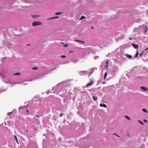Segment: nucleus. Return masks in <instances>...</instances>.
<instances>
[{
  "instance_id": "nucleus-1",
  "label": "nucleus",
  "mask_w": 148,
  "mask_h": 148,
  "mask_svg": "<svg viewBox=\"0 0 148 148\" xmlns=\"http://www.w3.org/2000/svg\"><path fill=\"white\" fill-rule=\"evenodd\" d=\"M10 74L8 72V71L6 70H4L2 72H0V76L3 78V81L5 83H9L12 84H22L23 85H26L27 83L25 82H20L15 81L14 82L10 81Z\"/></svg>"
},
{
  "instance_id": "nucleus-2",
  "label": "nucleus",
  "mask_w": 148,
  "mask_h": 148,
  "mask_svg": "<svg viewBox=\"0 0 148 148\" xmlns=\"http://www.w3.org/2000/svg\"><path fill=\"white\" fill-rule=\"evenodd\" d=\"M71 79L70 80H67L66 81L61 82L58 84L56 86L53 87L52 89V90L55 91L56 93H59L62 91L64 90H66L67 87H69L71 85Z\"/></svg>"
},
{
  "instance_id": "nucleus-3",
  "label": "nucleus",
  "mask_w": 148,
  "mask_h": 148,
  "mask_svg": "<svg viewBox=\"0 0 148 148\" xmlns=\"http://www.w3.org/2000/svg\"><path fill=\"white\" fill-rule=\"evenodd\" d=\"M111 62L109 60L107 59L106 62H102L101 66H104L105 69H107L108 66L110 63Z\"/></svg>"
},
{
  "instance_id": "nucleus-4",
  "label": "nucleus",
  "mask_w": 148,
  "mask_h": 148,
  "mask_svg": "<svg viewBox=\"0 0 148 148\" xmlns=\"http://www.w3.org/2000/svg\"><path fill=\"white\" fill-rule=\"evenodd\" d=\"M118 67L117 66H114L112 69H110V72L113 75H114L115 74V73L118 71Z\"/></svg>"
},
{
  "instance_id": "nucleus-5",
  "label": "nucleus",
  "mask_w": 148,
  "mask_h": 148,
  "mask_svg": "<svg viewBox=\"0 0 148 148\" xmlns=\"http://www.w3.org/2000/svg\"><path fill=\"white\" fill-rule=\"evenodd\" d=\"M79 73L80 75L83 76L86 75L88 73H89V72L87 71H81L79 72Z\"/></svg>"
},
{
  "instance_id": "nucleus-6",
  "label": "nucleus",
  "mask_w": 148,
  "mask_h": 148,
  "mask_svg": "<svg viewBox=\"0 0 148 148\" xmlns=\"http://www.w3.org/2000/svg\"><path fill=\"white\" fill-rule=\"evenodd\" d=\"M42 24L41 22L39 21H34L33 22L32 25L33 26L40 25Z\"/></svg>"
},
{
  "instance_id": "nucleus-7",
  "label": "nucleus",
  "mask_w": 148,
  "mask_h": 148,
  "mask_svg": "<svg viewBox=\"0 0 148 148\" xmlns=\"http://www.w3.org/2000/svg\"><path fill=\"white\" fill-rule=\"evenodd\" d=\"M140 88L144 91H148L147 88L145 87L142 86L140 87Z\"/></svg>"
},
{
  "instance_id": "nucleus-8",
  "label": "nucleus",
  "mask_w": 148,
  "mask_h": 148,
  "mask_svg": "<svg viewBox=\"0 0 148 148\" xmlns=\"http://www.w3.org/2000/svg\"><path fill=\"white\" fill-rule=\"evenodd\" d=\"M97 69V68H95V67L91 68V72L90 73H89L88 76H89L90 75H91L92 73L95 70V69Z\"/></svg>"
},
{
  "instance_id": "nucleus-9",
  "label": "nucleus",
  "mask_w": 148,
  "mask_h": 148,
  "mask_svg": "<svg viewBox=\"0 0 148 148\" xmlns=\"http://www.w3.org/2000/svg\"><path fill=\"white\" fill-rule=\"evenodd\" d=\"M93 81H91V82H89V83H88L86 85V87H87L88 86L91 85L93 84Z\"/></svg>"
},
{
  "instance_id": "nucleus-10",
  "label": "nucleus",
  "mask_w": 148,
  "mask_h": 148,
  "mask_svg": "<svg viewBox=\"0 0 148 148\" xmlns=\"http://www.w3.org/2000/svg\"><path fill=\"white\" fill-rule=\"evenodd\" d=\"M132 45L133 47L135 49H137L138 47V45L134 43H132Z\"/></svg>"
},
{
  "instance_id": "nucleus-11",
  "label": "nucleus",
  "mask_w": 148,
  "mask_h": 148,
  "mask_svg": "<svg viewBox=\"0 0 148 148\" xmlns=\"http://www.w3.org/2000/svg\"><path fill=\"white\" fill-rule=\"evenodd\" d=\"M100 107H103L104 108L107 107V105L106 104L103 103H100Z\"/></svg>"
},
{
  "instance_id": "nucleus-12",
  "label": "nucleus",
  "mask_w": 148,
  "mask_h": 148,
  "mask_svg": "<svg viewBox=\"0 0 148 148\" xmlns=\"http://www.w3.org/2000/svg\"><path fill=\"white\" fill-rule=\"evenodd\" d=\"M97 96H95L94 95L92 96V99L94 101H96L97 99Z\"/></svg>"
},
{
  "instance_id": "nucleus-13",
  "label": "nucleus",
  "mask_w": 148,
  "mask_h": 148,
  "mask_svg": "<svg viewBox=\"0 0 148 148\" xmlns=\"http://www.w3.org/2000/svg\"><path fill=\"white\" fill-rule=\"evenodd\" d=\"M59 17L58 16L53 17H52V18H48V20H50V19H55V18H58Z\"/></svg>"
},
{
  "instance_id": "nucleus-14",
  "label": "nucleus",
  "mask_w": 148,
  "mask_h": 148,
  "mask_svg": "<svg viewBox=\"0 0 148 148\" xmlns=\"http://www.w3.org/2000/svg\"><path fill=\"white\" fill-rule=\"evenodd\" d=\"M126 56L129 59H131L132 58V56L131 55H129L127 54H126Z\"/></svg>"
},
{
  "instance_id": "nucleus-15",
  "label": "nucleus",
  "mask_w": 148,
  "mask_h": 148,
  "mask_svg": "<svg viewBox=\"0 0 148 148\" xmlns=\"http://www.w3.org/2000/svg\"><path fill=\"white\" fill-rule=\"evenodd\" d=\"M124 37V36L123 35L121 36V37L119 38H117L116 39L118 40H121V39H123Z\"/></svg>"
},
{
  "instance_id": "nucleus-16",
  "label": "nucleus",
  "mask_w": 148,
  "mask_h": 148,
  "mask_svg": "<svg viewBox=\"0 0 148 148\" xmlns=\"http://www.w3.org/2000/svg\"><path fill=\"white\" fill-rule=\"evenodd\" d=\"M32 17L34 18H35L39 17V16L38 15H32Z\"/></svg>"
},
{
  "instance_id": "nucleus-17",
  "label": "nucleus",
  "mask_w": 148,
  "mask_h": 148,
  "mask_svg": "<svg viewBox=\"0 0 148 148\" xmlns=\"http://www.w3.org/2000/svg\"><path fill=\"white\" fill-rule=\"evenodd\" d=\"M21 75V73H16L13 74L14 75Z\"/></svg>"
},
{
  "instance_id": "nucleus-18",
  "label": "nucleus",
  "mask_w": 148,
  "mask_h": 148,
  "mask_svg": "<svg viewBox=\"0 0 148 148\" xmlns=\"http://www.w3.org/2000/svg\"><path fill=\"white\" fill-rule=\"evenodd\" d=\"M72 62L74 63H76L78 62H79V60H78V59H76L74 60H73L72 61Z\"/></svg>"
},
{
  "instance_id": "nucleus-19",
  "label": "nucleus",
  "mask_w": 148,
  "mask_h": 148,
  "mask_svg": "<svg viewBox=\"0 0 148 148\" xmlns=\"http://www.w3.org/2000/svg\"><path fill=\"white\" fill-rule=\"evenodd\" d=\"M26 107V106H20L19 108V109H20V110H21V109H23L24 108H25Z\"/></svg>"
},
{
  "instance_id": "nucleus-20",
  "label": "nucleus",
  "mask_w": 148,
  "mask_h": 148,
  "mask_svg": "<svg viewBox=\"0 0 148 148\" xmlns=\"http://www.w3.org/2000/svg\"><path fill=\"white\" fill-rule=\"evenodd\" d=\"M143 52L144 51H142L139 54V56H140V57H141L143 55Z\"/></svg>"
},
{
  "instance_id": "nucleus-21",
  "label": "nucleus",
  "mask_w": 148,
  "mask_h": 148,
  "mask_svg": "<svg viewBox=\"0 0 148 148\" xmlns=\"http://www.w3.org/2000/svg\"><path fill=\"white\" fill-rule=\"evenodd\" d=\"M145 27L146 29L145 31V33H146L147 32V29H148V27L147 25H146Z\"/></svg>"
},
{
  "instance_id": "nucleus-22",
  "label": "nucleus",
  "mask_w": 148,
  "mask_h": 148,
  "mask_svg": "<svg viewBox=\"0 0 148 148\" xmlns=\"http://www.w3.org/2000/svg\"><path fill=\"white\" fill-rule=\"evenodd\" d=\"M85 18V17L84 16H82L81 17L79 18V20L80 21L84 19Z\"/></svg>"
},
{
  "instance_id": "nucleus-23",
  "label": "nucleus",
  "mask_w": 148,
  "mask_h": 148,
  "mask_svg": "<svg viewBox=\"0 0 148 148\" xmlns=\"http://www.w3.org/2000/svg\"><path fill=\"white\" fill-rule=\"evenodd\" d=\"M125 117L128 120H131L130 118L127 116L125 115Z\"/></svg>"
},
{
  "instance_id": "nucleus-24",
  "label": "nucleus",
  "mask_w": 148,
  "mask_h": 148,
  "mask_svg": "<svg viewBox=\"0 0 148 148\" xmlns=\"http://www.w3.org/2000/svg\"><path fill=\"white\" fill-rule=\"evenodd\" d=\"M75 42H82L83 43L84 42V41H82L81 40H75Z\"/></svg>"
},
{
  "instance_id": "nucleus-25",
  "label": "nucleus",
  "mask_w": 148,
  "mask_h": 148,
  "mask_svg": "<svg viewBox=\"0 0 148 148\" xmlns=\"http://www.w3.org/2000/svg\"><path fill=\"white\" fill-rule=\"evenodd\" d=\"M14 137H15V139L16 140V141L17 143H18V139H17L16 136V135H15Z\"/></svg>"
},
{
  "instance_id": "nucleus-26",
  "label": "nucleus",
  "mask_w": 148,
  "mask_h": 148,
  "mask_svg": "<svg viewBox=\"0 0 148 148\" xmlns=\"http://www.w3.org/2000/svg\"><path fill=\"white\" fill-rule=\"evenodd\" d=\"M62 12H57L55 14V15H60V14H62Z\"/></svg>"
},
{
  "instance_id": "nucleus-27",
  "label": "nucleus",
  "mask_w": 148,
  "mask_h": 148,
  "mask_svg": "<svg viewBox=\"0 0 148 148\" xmlns=\"http://www.w3.org/2000/svg\"><path fill=\"white\" fill-rule=\"evenodd\" d=\"M142 110L144 112H146V113H147V110L145 109H142Z\"/></svg>"
},
{
  "instance_id": "nucleus-28",
  "label": "nucleus",
  "mask_w": 148,
  "mask_h": 148,
  "mask_svg": "<svg viewBox=\"0 0 148 148\" xmlns=\"http://www.w3.org/2000/svg\"><path fill=\"white\" fill-rule=\"evenodd\" d=\"M32 69L33 70H36L38 69V67H35L32 68Z\"/></svg>"
},
{
  "instance_id": "nucleus-29",
  "label": "nucleus",
  "mask_w": 148,
  "mask_h": 148,
  "mask_svg": "<svg viewBox=\"0 0 148 148\" xmlns=\"http://www.w3.org/2000/svg\"><path fill=\"white\" fill-rule=\"evenodd\" d=\"M107 75V73L106 72L105 73V74H104V79H105V78L106 77Z\"/></svg>"
},
{
  "instance_id": "nucleus-30",
  "label": "nucleus",
  "mask_w": 148,
  "mask_h": 148,
  "mask_svg": "<svg viewBox=\"0 0 148 148\" xmlns=\"http://www.w3.org/2000/svg\"><path fill=\"white\" fill-rule=\"evenodd\" d=\"M138 121L140 123L141 125H143L144 123H143L141 121Z\"/></svg>"
},
{
  "instance_id": "nucleus-31",
  "label": "nucleus",
  "mask_w": 148,
  "mask_h": 148,
  "mask_svg": "<svg viewBox=\"0 0 148 148\" xmlns=\"http://www.w3.org/2000/svg\"><path fill=\"white\" fill-rule=\"evenodd\" d=\"M34 98L36 99H39V96H36L34 97Z\"/></svg>"
},
{
  "instance_id": "nucleus-32",
  "label": "nucleus",
  "mask_w": 148,
  "mask_h": 148,
  "mask_svg": "<svg viewBox=\"0 0 148 148\" xmlns=\"http://www.w3.org/2000/svg\"><path fill=\"white\" fill-rule=\"evenodd\" d=\"M12 112H8L7 113V115H8V116L10 115L12 113Z\"/></svg>"
},
{
  "instance_id": "nucleus-33",
  "label": "nucleus",
  "mask_w": 148,
  "mask_h": 148,
  "mask_svg": "<svg viewBox=\"0 0 148 148\" xmlns=\"http://www.w3.org/2000/svg\"><path fill=\"white\" fill-rule=\"evenodd\" d=\"M64 115V113H61L60 114V117L62 116H63Z\"/></svg>"
},
{
  "instance_id": "nucleus-34",
  "label": "nucleus",
  "mask_w": 148,
  "mask_h": 148,
  "mask_svg": "<svg viewBox=\"0 0 148 148\" xmlns=\"http://www.w3.org/2000/svg\"><path fill=\"white\" fill-rule=\"evenodd\" d=\"M138 51H137V53H136V55L135 56V58H136L137 57V56H138Z\"/></svg>"
},
{
  "instance_id": "nucleus-35",
  "label": "nucleus",
  "mask_w": 148,
  "mask_h": 148,
  "mask_svg": "<svg viewBox=\"0 0 148 148\" xmlns=\"http://www.w3.org/2000/svg\"><path fill=\"white\" fill-rule=\"evenodd\" d=\"M145 145L144 144H143L141 146V147L142 148H144L145 147Z\"/></svg>"
},
{
  "instance_id": "nucleus-36",
  "label": "nucleus",
  "mask_w": 148,
  "mask_h": 148,
  "mask_svg": "<svg viewBox=\"0 0 148 148\" xmlns=\"http://www.w3.org/2000/svg\"><path fill=\"white\" fill-rule=\"evenodd\" d=\"M66 57V56L64 55H63L61 56V58H65Z\"/></svg>"
},
{
  "instance_id": "nucleus-37",
  "label": "nucleus",
  "mask_w": 148,
  "mask_h": 148,
  "mask_svg": "<svg viewBox=\"0 0 148 148\" xmlns=\"http://www.w3.org/2000/svg\"><path fill=\"white\" fill-rule=\"evenodd\" d=\"M113 134L114 135H116V136H117V137H120L119 135H117V134H115V133H114V134Z\"/></svg>"
},
{
  "instance_id": "nucleus-38",
  "label": "nucleus",
  "mask_w": 148,
  "mask_h": 148,
  "mask_svg": "<svg viewBox=\"0 0 148 148\" xmlns=\"http://www.w3.org/2000/svg\"><path fill=\"white\" fill-rule=\"evenodd\" d=\"M68 46V45L66 44L64 45V46L65 47H67Z\"/></svg>"
},
{
  "instance_id": "nucleus-39",
  "label": "nucleus",
  "mask_w": 148,
  "mask_h": 148,
  "mask_svg": "<svg viewBox=\"0 0 148 148\" xmlns=\"http://www.w3.org/2000/svg\"><path fill=\"white\" fill-rule=\"evenodd\" d=\"M6 57H4L3 58H2L1 59V60L2 61V62H3V60L6 58Z\"/></svg>"
},
{
  "instance_id": "nucleus-40",
  "label": "nucleus",
  "mask_w": 148,
  "mask_h": 148,
  "mask_svg": "<svg viewBox=\"0 0 148 148\" xmlns=\"http://www.w3.org/2000/svg\"><path fill=\"white\" fill-rule=\"evenodd\" d=\"M50 92L49 91H48L47 92H46V93L47 94H49L50 93Z\"/></svg>"
},
{
  "instance_id": "nucleus-41",
  "label": "nucleus",
  "mask_w": 148,
  "mask_h": 148,
  "mask_svg": "<svg viewBox=\"0 0 148 148\" xmlns=\"http://www.w3.org/2000/svg\"><path fill=\"white\" fill-rule=\"evenodd\" d=\"M144 121L145 122V123H146L147 121V120H145V119H144Z\"/></svg>"
},
{
  "instance_id": "nucleus-42",
  "label": "nucleus",
  "mask_w": 148,
  "mask_h": 148,
  "mask_svg": "<svg viewBox=\"0 0 148 148\" xmlns=\"http://www.w3.org/2000/svg\"><path fill=\"white\" fill-rule=\"evenodd\" d=\"M131 73V72H129L127 74V75H130Z\"/></svg>"
},
{
  "instance_id": "nucleus-43",
  "label": "nucleus",
  "mask_w": 148,
  "mask_h": 148,
  "mask_svg": "<svg viewBox=\"0 0 148 148\" xmlns=\"http://www.w3.org/2000/svg\"><path fill=\"white\" fill-rule=\"evenodd\" d=\"M148 49V47L145 49V51H146Z\"/></svg>"
},
{
  "instance_id": "nucleus-44",
  "label": "nucleus",
  "mask_w": 148,
  "mask_h": 148,
  "mask_svg": "<svg viewBox=\"0 0 148 148\" xmlns=\"http://www.w3.org/2000/svg\"><path fill=\"white\" fill-rule=\"evenodd\" d=\"M148 49V47L145 49V51H146Z\"/></svg>"
},
{
  "instance_id": "nucleus-45",
  "label": "nucleus",
  "mask_w": 148,
  "mask_h": 148,
  "mask_svg": "<svg viewBox=\"0 0 148 148\" xmlns=\"http://www.w3.org/2000/svg\"><path fill=\"white\" fill-rule=\"evenodd\" d=\"M36 117H39V116H38V115H36V116H35Z\"/></svg>"
},
{
  "instance_id": "nucleus-46",
  "label": "nucleus",
  "mask_w": 148,
  "mask_h": 148,
  "mask_svg": "<svg viewBox=\"0 0 148 148\" xmlns=\"http://www.w3.org/2000/svg\"><path fill=\"white\" fill-rule=\"evenodd\" d=\"M68 62H63V64H65V63H68Z\"/></svg>"
},
{
  "instance_id": "nucleus-47",
  "label": "nucleus",
  "mask_w": 148,
  "mask_h": 148,
  "mask_svg": "<svg viewBox=\"0 0 148 148\" xmlns=\"http://www.w3.org/2000/svg\"><path fill=\"white\" fill-rule=\"evenodd\" d=\"M73 101H75V97H74V98H73Z\"/></svg>"
},
{
  "instance_id": "nucleus-48",
  "label": "nucleus",
  "mask_w": 148,
  "mask_h": 148,
  "mask_svg": "<svg viewBox=\"0 0 148 148\" xmlns=\"http://www.w3.org/2000/svg\"><path fill=\"white\" fill-rule=\"evenodd\" d=\"M91 28H92V29H94V28L92 26H91Z\"/></svg>"
},
{
  "instance_id": "nucleus-49",
  "label": "nucleus",
  "mask_w": 148,
  "mask_h": 148,
  "mask_svg": "<svg viewBox=\"0 0 148 148\" xmlns=\"http://www.w3.org/2000/svg\"><path fill=\"white\" fill-rule=\"evenodd\" d=\"M105 83V82H102V83H103V84H104Z\"/></svg>"
},
{
  "instance_id": "nucleus-50",
  "label": "nucleus",
  "mask_w": 148,
  "mask_h": 148,
  "mask_svg": "<svg viewBox=\"0 0 148 148\" xmlns=\"http://www.w3.org/2000/svg\"><path fill=\"white\" fill-rule=\"evenodd\" d=\"M27 113H28V112H29V110H27Z\"/></svg>"
},
{
  "instance_id": "nucleus-51",
  "label": "nucleus",
  "mask_w": 148,
  "mask_h": 148,
  "mask_svg": "<svg viewBox=\"0 0 148 148\" xmlns=\"http://www.w3.org/2000/svg\"><path fill=\"white\" fill-rule=\"evenodd\" d=\"M13 111H14V112L16 111V110H15V109L14 110H13Z\"/></svg>"
},
{
  "instance_id": "nucleus-52",
  "label": "nucleus",
  "mask_w": 148,
  "mask_h": 148,
  "mask_svg": "<svg viewBox=\"0 0 148 148\" xmlns=\"http://www.w3.org/2000/svg\"><path fill=\"white\" fill-rule=\"evenodd\" d=\"M30 45V44H29L27 45V46H29V45Z\"/></svg>"
},
{
  "instance_id": "nucleus-53",
  "label": "nucleus",
  "mask_w": 148,
  "mask_h": 148,
  "mask_svg": "<svg viewBox=\"0 0 148 148\" xmlns=\"http://www.w3.org/2000/svg\"><path fill=\"white\" fill-rule=\"evenodd\" d=\"M33 118H34V119H36V118H35V117H34Z\"/></svg>"
},
{
  "instance_id": "nucleus-54",
  "label": "nucleus",
  "mask_w": 148,
  "mask_h": 148,
  "mask_svg": "<svg viewBox=\"0 0 148 148\" xmlns=\"http://www.w3.org/2000/svg\"><path fill=\"white\" fill-rule=\"evenodd\" d=\"M66 92H66V91H65V93H66Z\"/></svg>"
},
{
  "instance_id": "nucleus-55",
  "label": "nucleus",
  "mask_w": 148,
  "mask_h": 148,
  "mask_svg": "<svg viewBox=\"0 0 148 148\" xmlns=\"http://www.w3.org/2000/svg\"><path fill=\"white\" fill-rule=\"evenodd\" d=\"M27 132H28V130H27Z\"/></svg>"
},
{
  "instance_id": "nucleus-56",
  "label": "nucleus",
  "mask_w": 148,
  "mask_h": 148,
  "mask_svg": "<svg viewBox=\"0 0 148 148\" xmlns=\"http://www.w3.org/2000/svg\"><path fill=\"white\" fill-rule=\"evenodd\" d=\"M100 88V87H99L98 88L99 89Z\"/></svg>"
},
{
  "instance_id": "nucleus-57",
  "label": "nucleus",
  "mask_w": 148,
  "mask_h": 148,
  "mask_svg": "<svg viewBox=\"0 0 148 148\" xmlns=\"http://www.w3.org/2000/svg\"><path fill=\"white\" fill-rule=\"evenodd\" d=\"M1 92L0 91V93H1Z\"/></svg>"
}]
</instances>
